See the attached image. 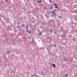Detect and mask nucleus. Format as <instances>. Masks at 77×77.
<instances>
[{
    "instance_id": "f257e3e1",
    "label": "nucleus",
    "mask_w": 77,
    "mask_h": 77,
    "mask_svg": "<svg viewBox=\"0 0 77 77\" xmlns=\"http://www.w3.org/2000/svg\"><path fill=\"white\" fill-rule=\"evenodd\" d=\"M55 12H56L55 11H52V15L54 14V17H56V14H55Z\"/></svg>"
},
{
    "instance_id": "f03ea898",
    "label": "nucleus",
    "mask_w": 77,
    "mask_h": 77,
    "mask_svg": "<svg viewBox=\"0 0 77 77\" xmlns=\"http://www.w3.org/2000/svg\"><path fill=\"white\" fill-rule=\"evenodd\" d=\"M42 2V1L41 0H40L39 1H38L37 2V3H41Z\"/></svg>"
},
{
    "instance_id": "7ed1b4c3",
    "label": "nucleus",
    "mask_w": 77,
    "mask_h": 77,
    "mask_svg": "<svg viewBox=\"0 0 77 77\" xmlns=\"http://www.w3.org/2000/svg\"><path fill=\"white\" fill-rule=\"evenodd\" d=\"M50 9H53V6L52 5L50 7Z\"/></svg>"
},
{
    "instance_id": "20e7f679",
    "label": "nucleus",
    "mask_w": 77,
    "mask_h": 77,
    "mask_svg": "<svg viewBox=\"0 0 77 77\" xmlns=\"http://www.w3.org/2000/svg\"><path fill=\"white\" fill-rule=\"evenodd\" d=\"M7 53H8V54H9V53H10V51L8 50L7 51Z\"/></svg>"
},
{
    "instance_id": "39448f33",
    "label": "nucleus",
    "mask_w": 77,
    "mask_h": 77,
    "mask_svg": "<svg viewBox=\"0 0 77 77\" xmlns=\"http://www.w3.org/2000/svg\"><path fill=\"white\" fill-rule=\"evenodd\" d=\"M42 35V32H39V35Z\"/></svg>"
},
{
    "instance_id": "423d86ee",
    "label": "nucleus",
    "mask_w": 77,
    "mask_h": 77,
    "mask_svg": "<svg viewBox=\"0 0 77 77\" xmlns=\"http://www.w3.org/2000/svg\"><path fill=\"white\" fill-rule=\"evenodd\" d=\"M52 66H53V67H54V68L56 67V66H55V64H52Z\"/></svg>"
},
{
    "instance_id": "0eeeda50",
    "label": "nucleus",
    "mask_w": 77,
    "mask_h": 77,
    "mask_svg": "<svg viewBox=\"0 0 77 77\" xmlns=\"http://www.w3.org/2000/svg\"><path fill=\"white\" fill-rule=\"evenodd\" d=\"M44 9H45V10H47V7H44Z\"/></svg>"
},
{
    "instance_id": "6e6552de",
    "label": "nucleus",
    "mask_w": 77,
    "mask_h": 77,
    "mask_svg": "<svg viewBox=\"0 0 77 77\" xmlns=\"http://www.w3.org/2000/svg\"><path fill=\"white\" fill-rule=\"evenodd\" d=\"M26 32H28L29 31V29H26Z\"/></svg>"
},
{
    "instance_id": "1a4fd4ad",
    "label": "nucleus",
    "mask_w": 77,
    "mask_h": 77,
    "mask_svg": "<svg viewBox=\"0 0 77 77\" xmlns=\"http://www.w3.org/2000/svg\"><path fill=\"white\" fill-rule=\"evenodd\" d=\"M50 32H53V30L51 29L50 30Z\"/></svg>"
},
{
    "instance_id": "9d476101",
    "label": "nucleus",
    "mask_w": 77,
    "mask_h": 77,
    "mask_svg": "<svg viewBox=\"0 0 77 77\" xmlns=\"http://www.w3.org/2000/svg\"><path fill=\"white\" fill-rule=\"evenodd\" d=\"M28 33H30V34H31V32L30 31H28Z\"/></svg>"
},
{
    "instance_id": "9b49d317",
    "label": "nucleus",
    "mask_w": 77,
    "mask_h": 77,
    "mask_svg": "<svg viewBox=\"0 0 77 77\" xmlns=\"http://www.w3.org/2000/svg\"><path fill=\"white\" fill-rule=\"evenodd\" d=\"M58 17H59V18H62V17H60L59 16Z\"/></svg>"
},
{
    "instance_id": "f8f14e48",
    "label": "nucleus",
    "mask_w": 77,
    "mask_h": 77,
    "mask_svg": "<svg viewBox=\"0 0 77 77\" xmlns=\"http://www.w3.org/2000/svg\"><path fill=\"white\" fill-rule=\"evenodd\" d=\"M25 27H26V28H27L28 29V26H25Z\"/></svg>"
},
{
    "instance_id": "ddd939ff",
    "label": "nucleus",
    "mask_w": 77,
    "mask_h": 77,
    "mask_svg": "<svg viewBox=\"0 0 77 77\" xmlns=\"http://www.w3.org/2000/svg\"><path fill=\"white\" fill-rule=\"evenodd\" d=\"M36 24L34 25V27H36Z\"/></svg>"
},
{
    "instance_id": "4468645a",
    "label": "nucleus",
    "mask_w": 77,
    "mask_h": 77,
    "mask_svg": "<svg viewBox=\"0 0 77 77\" xmlns=\"http://www.w3.org/2000/svg\"><path fill=\"white\" fill-rule=\"evenodd\" d=\"M66 77H68V74L67 75L66 74Z\"/></svg>"
},
{
    "instance_id": "2eb2a0df",
    "label": "nucleus",
    "mask_w": 77,
    "mask_h": 77,
    "mask_svg": "<svg viewBox=\"0 0 77 77\" xmlns=\"http://www.w3.org/2000/svg\"><path fill=\"white\" fill-rule=\"evenodd\" d=\"M50 3H51V2H52L51 0H50Z\"/></svg>"
},
{
    "instance_id": "dca6fc26",
    "label": "nucleus",
    "mask_w": 77,
    "mask_h": 77,
    "mask_svg": "<svg viewBox=\"0 0 77 77\" xmlns=\"http://www.w3.org/2000/svg\"><path fill=\"white\" fill-rule=\"evenodd\" d=\"M55 8L57 9V6L55 7Z\"/></svg>"
},
{
    "instance_id": "f3484780",
    "label": "nucleus",
    "mask_w": 77,
    "mask_h": 77,
    "mask_svg": "<svg viewBox=\"0 0 77 77\" xmlns=\"http://www.w3.org/2000/svg\"><path fill=\"white\" fill-rule=\"evenodd\" d=\"M55 6H57V4H55Z\"/></svg>"
},
{
    "instance_id": "a211bd4d",
    "label": "nucleus",
    "mask_w": 77,
    "mask_h": 77,
    "mask_svg": "<svg viewBox=\"0 0 77 77\" xmlns=\"http://www.w3.org/2000/svg\"><path fill=\"white\" fill-rule=\"evenodd\" d=\"M54 47H56V46H55V45H54Z\"/></svg>"
},
{
    "instance_id": "6ab92c4d",
    "label": "nucleus",
    "mask_w": 77,
    "mask_h": 77,
    "mask_svg": "<svg viewBox=\"0 0 77 77\" xmlns=\"http://www.w3.org/2000/svg\"><path fill=\"white\" fill-rule=\"evenodd\" d=\"M35 76H36V77H38V75H35Z\"/></svg>"
},
{
    "instance_id": "aec40b11",
    "label": "nucleus",
    "mask_w": 77,
    "mask_h": 77,
    "mask_svg": "<svg viewBox=\"0 0 77 77\" xmlns=\"http://www.w3.org/2000/svg\"><path fill=\"white\" fill-rule=\"evenodd\" d=\"M8 2V0H6V2Z\"/></svg>"
},
{
    "instance_id": "412c9836",
    "label": "nucleus",
    "mask_w": 77,
    "mask_h": 77,
    "mask_svg": "<svg viewBox=\"0 0 77 77\" xmlns=\"http://www.w3.org/2000/svg\"><path fill=\"white\" fill-rule=\"evenodd\" d=\"M12 65V64H9V65Z\"/></svg>"
},
{
    "instance_id": "4be33fe9",
    "label": "nucleus",
    "mask_w": 77,
    "mask_h": 77,
    "mask_svg": "<svg viewBox=\"0 0 77 77\" xmlns=\"http://www.w3.org/2000/svg\"><path fill=\"white\" fill-rule=\"evenodd\" d=\"M24 25H25L24 24H23V26H24Z\"/></svg>"
},
{
    "instance_id": "5701e85b",
    "label": "nucleus",
    "mask_w": 77,
    "mask_h": 77,
    "mask_svg": "<svg viewBox=\"0 0 77 77\" xmlns=\"http://www.w3.org/2000/svg\"><path fill=\"white\" fill-rule=\"evenodd\" d=\"M47 13H48V11H47Z\"/></svg>"
},
{
    "instance_id": "b1692460",
    "label": "nucleus",
    "mask_w": 77,
    "mask_h": 77,
    "mask_svg": "<svg viewBox=\"0 0 77 77\" xmlns=\"http://www.w3.org/2000/svg\"><path fill=\"white\" fill-rule=\"evenodd\" d=\"M6 63V62H5V63Z\"/></svg>"
},
{
    "instance_id": "393cba45",
    "label": "nucleus",
    "mask_w": 77,
    "mask_h": 77,
    "mask_svg": "<svg viewBox=\"0 0 77 77\" xmlns=\"http://www.w3.org/2000/svg\"><path fill=\"white\" fill-rule=\"evenodd\" d=\"M73 41H74V40H73Z\"/></svg>"
}]
</instances>
